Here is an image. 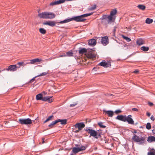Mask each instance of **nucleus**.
I'll return each instance as SVG.
<instances>
[{
  "instance_id": "nucleus-1",
  "label": "nucleus",
  "mask_w": 155,
  "mask_h": 155,
  "mask_svg": "<svg viewBox=\"0 0 155 155\" xmlns=\"http://www.w3.org/2000/svg\"><path fill=\"white\" fill-rule=\"evenodd\" d=\"M93 14V13H90L87 14H84L81 16H76L68 19L65 20L64 21H61L59 23L60 24H63L68 22L71 20H73L77 22L84 21L86 19L84 18V17H86L90 16Z\"/></svg>"
},
{
  "instance_id": "nucleus-2",
  "label": "nucleus",
  "mask_w": 155,
  "mask_h": 155,
  "mask_svg": "<svg viewBox=\"0 0 155 155\" xmlns=\"http://www.w3.org/2000/svg\"><path fill=\"white\" fill-rule=\"evenodd\" d=\"M55 15L53 13L44 12L38 14V16L40 18L44 19H52L54 18Z\"/></svg>"
},
{
  "instance_id": "nucleus-3",
  "label": "nucleus",
  "mask_w": 155,
  "mask_h": 155,
  "mask_svg": "<svg viewBox=\"0 0 155 155\" xmlns=\"http://www.w3.org/2000/svg\"><path fill=\"white\" fill-rule=\"evenodd\" d=\"M134 142H138L140 144H142L145 143L146 142V138L144 137H140L139 136H137L136 134H134L132 138Z\"/></svg>"
},
{
  "instance_id": "nucleus-4",
  "label": "nucleus",
  "mask_w": 155,
  "mask_h": 155,
  "mask_svg": "<svg viewBox=\"0 0 155 155\" xmlns=\"http://www.w3.org/2000/svg\"><path fill=\"white\" fill-rule=\"evenodd\" d=\"M86 130L88 132V133L90 134V137L91 136L97 139L98 137L97 136L98 133L95 130L92 129L87 128Z\"/></svg>"
},
{
  "instance_id": "nucleus-5",
  "label": "nucleus",
  "mask_w": 155,
  "mask_h": 155,
  "mask_svg": "<svg viewBox=\"0 0 155 155\" xmlns=\"http://www.w3.org/2000/svg\"><path fill=\"white\" fill-rule=\"evenodd\" d=\"M18 122L21 124L28 125L32 124V120L29 118L19 119Z\"/></svg>"
},
{
  "instance_id": "nucleus-6",
  "label": "nucleus",
  "mask_w": 155,
  "mask_h": 155,
  "mask_svg": "<svg viewBox=\"0 0 155 155\" xmlns=\"http://www.w3.org/2000/svg\"><path fill=\"white\" fill-rule=\"evenodd\" d=\"M86 56L89 58L92 59L96 57V55L93 50L88 51L86 53Z\"/></svg>"
},
{
  "instance_id": "nucleus-7",
  "label": "nucleus",
  "mask_w": 155,
  "mask_h": 155,
  "mask_svg": "<svg viewBox=\"0 0 155 155\" xmlns=\"http://www.w3.org/2000/svg\"><path fill=\"white\" fill-rule=\"evenodd\" d=\"M20 68V66H17L16 65L13 64L9 66L8 68L6 69L8 71H14L17 70L18 68Z\"/></svg>"
},
{
  "instance_id": "nucleus-8",
  "label": "nucleus",
  "mask_w": 155,
  "mask_h": 155,
  "mask_svg": "<svg viewBox=\"0 0 155 155\" xmlns=\"http://www.w3.org/2000/svg\"><path fill=\"white\" fill-rule=\"evenodd\" d=\"M104 68L110 67L111 66L110 62V61H103L98 64Z\"/></svg>"
},
{
  "instance_id": "nucleus-9",
  "label": "nucleus",
  "mask_w": 155,
  "mask_h": 155,
  "mask_svg": "<svg viewBox=\"0 0 155 155\" xmlns=\"http://www.w3.org/2000/svg\"><path fill=\"white\" fill-rule=\"evenodd\" d=\"M101 42L104 45H106L109 43L108 37L107 36L102 37Z\"/></svg>"
},
{
  "instance_id": "nucleus-10",
  "label": "nucleus",
  "mask_w": 155,
  "mask_h": 155,
  "mask_svg": "<svg viewBox=\"0 0 155 155\" xmlns=\"http://www.w3.org/2000/svg\"><path fill=\"white\" fill-rule=\"evenodd\" d=\"M132 116L131 115H129L127 117L126 116L125 122L127 121L129 124H134V122L131 118Z\"/></svg>"
},
{
  "instance_id": "nucleus-11",
  "label": "nucleus",
  "mask_w": 155,
  "mask_h": 155,
  "mask_svg": "<svg viewBox=\"0 0 155 155\" xmlns=\"http://www.w3.org/2000/svg\"><path fill=\"white\" fill-rule=\"evenodd\" d=\"M103 17L104 19L106 20L108 24H110L111 21L113 19L112 16L110 15L109 16L104 15Z\"/></svg>"
},
{
  "instance_id": "nucleus-12",
  "label": "nucleus",
  "mask_w": 155,
  "mask_h": 155,
  "mask_svg": "<svg viewBox=\"0 0 155 155\" xmlns=\"http://www.w3.org/2000/svg\"><path fill=\"white\" fill-rule=\"evenodd\" d=\"M85 126L83 123H80L76 124L75 125V127L76 128H78L79 130H81Z\"/></svg>"
},
{
  "instance_id": "nucleus-13",
  "label": "nucleus",
  "mask_w": 155,
  "mask_h": 155,
  "mask_svg": "<svg viewBox=\"0 0 155 155\" xmlns=\"http://www.w3.org/2000/svg\"><path fill=\"white\" fill-rule=\"evenodd\" d=\"M52 98V96H47L44 97H42V100L44 101H47L48 103H51L52 102L53 100V99Z\"/></svg>"
},
{
  "instance_id": "nucleus-14",
  "label": "nucleus",
  "mask_w": 155,
  "mask_h": 155,
  "mask_svg": "<svg viewBox=\"0 0 155 155\" xmlns=\"http://www.w3.org/2000/svg\"><path fill=\"white\" fill-rule=\"evenodd\" d=\"M30 62L27 64H34L36 62H38L43 61L42 59L38 58H35L30 60Z\"/></svg>"
},
{
  "instance_id": "nucleus-15",
  "label": "nucleus",
  "mask_w": 155,
  "mask_h": 155,
  "mask_svg": "<svg viewBox=\"0 0 155 155\" xmlns=\"http://www.w3.org/2000/svg\"><path fill=\"white\" fill-rule=\"evenodd\" d=\"M55 22L52 21H48L45 22L43 23L44 25H48L51 26H54L55 25Z\"/></svg>"
},
{
  "instance_id": "nucleus-16",
  "label": "nucleus",
  "mask_w": 155,
  "mask_h": 155,
  "mask_svg": "<svg viewBox=\"0 0 155 155\" xmlns=\"http://www.w3.org/2000/svg\"><path fill=\"white\" fill-rule=\"evenodd\" d=\"M103 111L105 113V114H107L108 117H112L114 115V112L111 110L107 111L105 110H103Z\"/></svg>"
},
{
  "instance_id": "nucleus-17",
  "label": "nucleus",
  "mask_w": 155,
  "mask_h": 155,
  "mask_svg": "<svg viewBox=\"0 0 155 155\" xmlns=\"http://www.w3.org/2000/svg\"><path fill=\"white\" fill-rule=\"evenodd\" d=\"M47 74H48V73H46V72L42 73L41 74H39V75H37V76L34 77L33 78H32L30 80V81H29V83H32L35 80V79L36 78H37V77H38L46 75Z\"/></svg>"
},
{
  "instance_id": "nucleus-18",
  "label": "nucleus",
  "mask_w": 155,
  "mask_h": 155,
  "mask_svg": "<svg viewBox=\"0 0 155 155\" xmlns=\"http://www.w3.org/2000/svg\"><path fill=\"white\" fill-rule=\"evenodd\" d=\"M89 45H90L94 46L96 44V41L95 39H91L89 40L88 41Z\"/></svg>"
},
{
  "instance_id": "nucleus-19",
  "label": "nucleus",
  "mask_w": 155,
  "mask_h": 155,
  "mask_svg": "<svg viewBox=\"0 0 155 155\" xmlns=\"http://www.w3.org/2000/svg\"><path fill=\"white\" fill-rule=\"evenodd\" d=\"M126 116H123L122 115H118L116 117V119L120 120L124 122H125Z\"/></svg>"
},
{
  "instance_id": "nucleus-20",
  "label": "nucleus",
  "mask_w": 155,
  "mask_h": 155,
  "mask_svg": "<svg viewBox=\"0 0 155 155\" xmlns=\"http://www.w3.org/2000/svg\"><path fill=\"white\" fill-rule=\"evenodd\" d=\"M147 141L149 143L155 141V137L153 136H150L148 137Z\"/></svg>"
},
{
  "instance_id": "nucleus-21",
  "label": "nucleus",
  "mask_w": 155,
  "mask_h": 155,
  "mask_svg": "<svg viewBox=\"0 0 155 155\" xmlns=\"http://www.w3.org/2000/svg\"><path fill=\"white\" fill-rule=\"evenodd\" d=\"M145 41L142 39H139L137 41V43L139 45H141L145 44Z\"/></svg>"
},
{
  "instance_id": "nucleus-22",
  "label": "nucleus",
  "mask_w": 155,
  "mask_h": 155,
  "mask_svg": "<svg viewBox=\"0 0 155 155\" xmlns=\"http://www.w3.org/2000/svg\"><path fill=\"white\" fill-rule=\"evenodd\" d=\"M57 123L60 122L62 124H67V120L66 119L60 120L58 119L57 120Z\"/></svg>"
},
{
  "instance_id": "nucleus-23",
  "label": "nucleus",
  "mask_w": 155,
  "mask_h": 155,
  "mask_svg": "<svg viewBox=\"0 0 155 155\" xmlns=\"http://www.w3.org/2000/svg\"><path fill=\"white\" fill-rule=\"evenodd\" d=\"M57 120H55L52 121L50 124H49L48 126V127H49L50 128H52L57 123Z\"/></svg>"
},
{
  "instance_id": "nucleus-24",
  "label": "nucleus",
  "mask_w": 155,
  "mask_h": 155,
  "mask_svg": "<svg viewBox=\"0 0 155 155\" xmlns=\"http://www.w3.org/2000/svg\"><path fill=\"white\" fill-rule=\"evenodd\" d=\"M137 7L139 9L143 11L144 10L146 9V6L143 5H139Z\"/></svg>"
},
{
  "instance_id": "nucleus-25",
  "label": "nucleus",
  "mask_w": 155,
  "mask_h": 155,
  "mask_svg": "<svg viewBox=\"0 0 155 155\" xmlns=\"http://www.w3.org/2000/svg\"><path fill=\"white\" fill-rule=\"evenodd\" d=\"M153 21L152 19L147 18L145 22L147 24H150L152 23Z\"/></svg>"
},
{
  "instance_id": "nucleus-26",
  "label": "nucleus",
  "mask_w": 155,
  "mask_h": 155,
  "mask_svg": "<svg viewBox=\"0 0 155 155\" xmlns=\"http://www.w3.org/2000/svg\"><path fill=\"white\" fill-rule=\"evenodd\" d=\"M54 117L53 115H51L49 116L44 121V123H45L49 120H53V119Z\"/></svg>"
},
{
  "instance_id": "nucleus-27",
  "label": "nucleus",
  "mask_w": 155,
  "mask_h": 155,
  "mask_svg": "<svg viewBox=\"0 0 155 155\" xmlns=\"http://www.w3.org/2000/svg\"><path fill=\"white\" fill-rule=\"evenodd\" d=\"M79 151H79V148L78 147H73L72 148V152L75 153H77Z\"/></svg>"
},
{
  "instance_id": "nucleus-28",
  "label": "nucleus",
  "mask_w": 155,
  "mask_h": 155,
  "mask_svg": "<svg viewBox=\"0 0 155 155\" xmlns=\"http://www.w3.org/2000/svg\"><path fill=\"white\" fill-rule=\"evenodd\" d=\"M87 52V50L85 48H82L79 51V53L80 54H83Z\"/></svg>"
},
{
  "instance_id": "nucleus-29",
  "label": "nucleus",
  "mask_w": 155,
  "mask_h": 155,
  "mask_svg": "<svg viewBox=\"0 0 155 155\" xmlns=\"http://www.w3.org/2000/svg\"><path fill=\"white\" fill-rule=\"evenodd\" d=\"M36 99L37 100H42V95L40 94L37 95L36 96Z\"/></svg>"
},
{
  "instance_id": "nucleus-30",
  "label": "nucleus",
  "mask_w": 155,
  "mask_h": 155,
  "mask_svg": "<svg viewBox=\"0 0 155 155\" xmlns=\"http://www.w3.org/2000/svg\"><path fill=\"white\" fill-rule=\"evenodd\" d=\"M147 155H155V150L152 149L148 153Z\"/></svg>"
},
{
  "instance_id": "nucleus-31",
  "label": "nucleus",
  "mask_w": 155,
  "mask_h": 155,
  "mask_svg": "<svg viewBox=\"0 0 155 155\" xmlns=\"http://www.w3.org/2000/svg\"><path fill=\"white\" fill-rule=\"evenodd\" d=\"M141 50L144 51H147L149 50V48L148 47H146L144 46H143L140 48Z\"/></svg>"
},
{
  "instance_id": "nucleus-32",
  "label": "nucleus",
  "mask_w": 155,
  "mask_h": 155,
  "mask_svg": "<svg viewBox=\"0 0 155 155\" xmlns=\"http://www.w3.org/2000/svg\"><path fill=\"white\" fill-rule=\"evenodd\" d=\"M39 31L42 34H45L46 33V31L44 28H40L39 29Z\"/></svg>"
},
{
  "instance_id": "nucleus-33",
  "label": "nucleus",
  "mask_w": 155,
  "mask_h": 155,
  "mask_svg": "<svg viewBox=\"0 0 155 155\" xmlns=\"http://www.w3.org/2000/svg\"><path fill=\"white\" fill-rule=\"evenodd\" d=\"M117 12V11L116 10V9L113 10H112L111 12L110 13V15H111L112 16L114 15H115L116 14Z\"/></svg>"
},
{
  "instance_id": "nucleus-34",
  "label": "nucleus",
  "mask_w": 155,
  "mask_h": 155,
  "mask_svg": "<svg viewBox=\"0 0 155 155\" xmlns=\"http://www.w3.org/2000/svg\"><path fill=\"white\" fill-rule=\"evenodd\" d=\"M103 123L101 122H100L98 123V124L100 127H101L103 128H105L106 127V126L104 125H103Z\"/></svg>"
},
{
  "instance_id": "nucleus-35",
  "label": "nucleus",
  "mask_w": 155,
  "mask_h": 155,
  "mask_svg": "<svg viewBox=\"0 0 155 155\" xmlns=\"http://www.w3.org/2000/svg\"><path fill=\"white\" fill-rule=\"evenodd\" d=\"M122 37L123 38L125 39L127 42H129L131 40V39L130 38H128V37L125 36L124 35L122 36Z\"/></svg>"
},
{
  "instance_id": "nucleus-36",
  "label": "nucleus",
  "mask_w": 155,
  "mask_h": 155,
  "mask_svg": "<svg viewBox=\"0 0 155 155\" xmlns=\"http://www.w3.org/2000/svg\"><path fill=\"white\" fill-rule=\"evenodd\" d=\"M78 148H79V151H80L85 150L86 149V147L84 146H81V147H78Z\"/></svg>"
},
{
  "instance_id": "nucleus-37",
  "label": "nucleus",
  "mask_w": 155,
  "mask_h": 155,
  "mask_svg": "<svg viewBox=\"0 0 155 155\" xmlns=\"http://www.w3.org/2000/svg\"><path fill=\"white\" fill-rule=\"evenodd\" d=\"M96 5H94L93 6L89 8L88 9L90 11L96 9Z\"/></svg>"
},
{
  "instance_id": "nucleus-38",
  "label": "nucleus",
  "mask_w": 155,
  "mask_h": 155,
  "mask_svg": "<svg viewBox=\"0 0 155 155\" xmlns=\"http://www.w3.org/2000/svg\"><path fill=\"white\" fill-rule=\"evenodd\" d=\"M146 128L148 130H150L151 128V125L150 123H148L147 124L146 126Z\"/></svg>"
},
{
  "instance_id": "nucleus-39",
  "label": "nucleus",
  "mask_w": 155,
  "mask_h": 155,
  "mask_svg": "<svg viewBox=\"0 0 155 155\" xmlns=\"http://www.w3.org/2000/svg\"><path fill=\"white\" fill-rule=\"evenodd\" d=\"M73 53L71 51H69L67 53V56H72L73 55Z\"/></svg>"
},
{
  "instance_id": "nucleus-40",
  "label": "nucleus",
  "mask_w": 155,
  "mask_h": 155,
  "mask_svg": "<svg viewBox=\"0 0 155 155\" xmlns=\"http://www.w3.org/2000/svg\"><path fill=\"white\" fill-rule=\"evenodd\" d=\"M17 64L19 65V66H20V67L21 66H22L24 67L26 65L25 64H24V63L23 62H18L17 63Z\"/></svg>"
},
{
  "instance_id": "nucleus-41",
  "label": "nucleus",
  "mask_w": 155,
  "mask_h": 155,
  "mask_svg": "<svg viewBox=\"0 0 155 155\" xmlns=\"http://www.w3.org/2000/svg\"><path fill=\"white\" fill-rule=\"evenodd\" d=\"M78 102H75V103H74L73 104H71L70 105V107H74V106H75V105H77V104H78Z\"/></svg>"
},
{
  "instance_id": "nucleus-42",
  "label": "nucleus",
  "mask_w": 155,
  "mask_h": 155,
  "mask_svg": "<svg viewBox=\"0 0 155 155\" xmlns=\"http://www.w3.org/2000/svg\"><path fill=\"white\" fill-rule=\"evenodd\" d=\"M121 111L120 110H117L115 111V113L117 114H118L120 113L121 112Z\"/></svg>"
},
{
  "instance_id": "nucleus-43",
  "label": "nucleus",
  "mask_w": 155,
  "mask_h": 155,
  "mask_svg": "<svg viewBox=\"0 0 155 155\" xmlns=\"http://www.w3.org/2000/svg\"><path fill=\"white\" fill-rule=\"evenodd\" d=\"M117 28V27L116 26H115L114 27V28L113 31V34L114 35H115V32L116 31V29Z\"/></svg>"
},
{
  "instance_id": "nucleus-44",
  "label": "nucleus",
  "mask_w": 155,
  "mask_h": 155,
  "mask_svg": "<svg viewBox=\"0 0 155 155\" xmlns=\"http://www.w3.org/2000/svg\"><path fill=\"white\" fill-rule=\"evenodd\" d=\"M132 110L134 111H138V109L136 108H133L132 109Z\"/></svg>"
},
{
  "instance_id": "nucleus-45",
  "label": "nucleus",
  "mask_w": 155,
  "mask_h": 155,
  "mask_svg": "<svg viewBox=\"0 0 155 155\" xmlns=\"http://www.w3.org/2000/svg\"><path fill=\"white\" fill-rule=\"evenodd\" d=\"M150 119L152 120L153 121H154L155 120L154 117L153 116H151V117H150Z\"/></svg>"
},
{
  "instance_id": "nucleus-46",
  "label": "nucleus",
  "mask_w": 155,
  "mask_h": 155,
  "mask_svg": "<svg viewBox=\"0 0 155 155\" xmlns=\"http://www.w3.org/2000/svg\"><path fill=\"white\" fill-rule=\"evenodd\" d=\"M139 71L137 70H135L134 71V73H135V74H137L138 73H139Z\"/></svg>"
},
{
  "instance_id": "nucleus-47",
  "label": "nucleus",
  "mask_w": 155,
  "mask_h": 155,
  "mask_svg": "<svg viewBox=\"0 0 155 155\" xmlns=\"http://www.w3.org/2000/svg\"><path fill=\"white\" fill-rule=\"evenodd\" d=\"M148 104H149V105L150 106H152L153 105V103H151V102H149L148 103Z\"/></svg>"
},
{
  "instance_id": "nucleus-48",
  "label": "nucleus",
  "mask_w": 155,
  "mask_h": 155,
  "mask_svg": "<svg viewBox=\"0 0 155 155\" xmlns=\"http://www.w3.org/2000/svg\"><path fill=\"white\" fill-rule=\"evenodd\" d=\"M147 115L149 117H150V114L149 112H147Z\"/></svg>"
},
{
  "instance_id": "nucleus-49",
  "label": "nucleus",
  "mask_w": 155,
  "mask_h": 155,
  "mask_svg": "<svg viewBox=\"0 0 155 155\" xmlns=\"http://www.w3.org/2000/svg\"><path fill=\"white\" fill-rule=\"evenodd\" d=\"M45 140V139H44V138H43L42 139V143H45V141H44Z\"/></svg>"
},
{
  "instance_id": "nucleus-50",
  "label": "nucleus",
  "mask_w": 155,
  "mask_h": 155,
  "mask_svg": "<svg viewBox=\"0 0 155 155\" xmlns=\"http://www.w3.org/2000/svg\"><path fill=\"white\" fill-rule=\"evenodd\" d=\"M96 68L94 67L93 69L92 70L94 71H96Z\"/></svg>"
},
{
  "instance_id": "nucleus-51",
  "label": "nucleus",
  "mask_w": 155,
  "mask_h": 155,
  "mask_svg": "<svg viewBox=\"0 0 155 155\" xmlns=\"http://www.w3.org/2000/svg\"><path fill=\"white\" fill-rule=\"evenodd\" d=\"M133 133H137V130H134L133 132Z\"/></svg>"
},
{
  "instance_id": "nucleus-52",
  "label": "nucleus",
  "mask_w": 155,
  "mask_h": 155,
  "mask_svg": "<svg viewBox=\"0 0 155 155\" xmlns=\"http://www.w3.org/2000/svg\"><path fill=\"white\" fill-rule=\"evenodd\" d=\"M66 55H60L59 57H65V56H66Z\"/></svg>"
},
{
  "instance_id": "nucleus-53",
  "label": "nucleus",
  "mask_w": 155,
  "mask_h": 155,
  "mask_svg": "<svg viewBox=\"0 0 155 155\" xmlns=\"http://www.w3.org/2000/svg\"><path fill=\"white\" fill-rule=\"evenodd\" d=\"M153 133L154 134H155V129H153Z\"/></svg>"
},
{
  "instance_id": "nucleus-54",
  "label": "nucleus",
  "mask_w": 155,
  "mask_h": 155,
  "mask_svg": "<svg viewBox=\"0 0 155 155\" xmlns=\"http://www.w3.org/2000/svg\"><path fill=\"white\" fill-rule=\"evenodd\" d=\"M98 137H101V135H100V134H98Z\"/></svg>"
},
{
  "instance_id": "nucleus-55",
  "label": "nucleus",
  "mask_w": 155,
  "mask_h": 155,
  "mask_svg": "<svg viewBox=\"0 0 155 155\" xmlns=\"http://www.w3.org/2000/svg\"><path fill=\"white\" fill-rule=\"evenodd\" d=\"M79 131V130H77V131H76V132H78Z\"/></svg>"
},
{
  "instance_id": "nucleus-56",
  "label": "nucleus",
  "mask_w": 155,
  "mask_h": 155,
  "mask_svg": "<svg viewBox=\"0 0 155 155\" xmlns=\"http://www.w3.org/2000/svg\"><path fill=\"white\" fill-rule=\"evenodd\" d=\"M2 72V70H0V73L1 72Z\"/></svg>"
},
{
  "instance_id": "nucleus-57",
  "label": "nucleus",
  "mask_w": 155,
  "mask_h": 155,
  "mask_svg": "<svg viewBox=\"0 0 155 155\" xmlns=\"http://www.w3.org/2000/svg\"><path fill=\"white\" fill-rule=\"evenodd\" d=\"M155 22V21H154Z\"/></svg>"
}]
</instances>
